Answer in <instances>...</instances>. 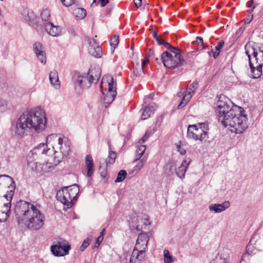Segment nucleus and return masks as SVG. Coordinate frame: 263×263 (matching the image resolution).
Masks as SVG:
<instances>
[{"label":"nucleus","instance_id":"nucleus-1","mask_svg":"<svg viewBox=\"0 0 263 263\" xmlns=\"http://www.w3.org/2000/svg\"><path fill=\"white\" fill-rule=\"evenodd\" d=\"M46 125L45 112L42 108L36 107L20 116L16 121L14 132L17 137L22 138L32 130L37 133L43 131Z\"/></svg>","mask_w":263,"mask_h":263},{"label":"nucleus","instance_id":"nucleus-2","mask_svg":"<svg viewBox=\"0 0 263 263\" xmlns=\"http://www.w3.org/2000/svg\"><path fill=\"white\" fill-rule=\"evenodd\" d=\"M63 139L59 137L57 148L59 151H55L54 147L52 148H48L47 145L45 143H41L32 149L28 155L27 162L28 167L33 171H39L41 168L42 163H47L50 161L46 159V157H52L54 163H59L64 159L65 157V151L62 147Z\"/></svg>","mask_w":263,"mask_h":263},{"label":"nucleus","instance_id":"nucleus-3","mask_svg":"<svg viewBox=\"0 0 263 263\" xmlns=\"http://www.w3.org/2000/svg\"><path fill=\"white\" fill-rule=\"evenodd\" d=\"M40 205L24 200L17 202L14 212L19 223H24L31 230L40 229L44 224L45 216L40 210Z\"/></svg>","mask_w":263,"mask_h":263},{"label":"nucleus","instance_id":"nucleus-4","mask_svg":"<svg viewBox=\"0 0 263 263\" xmlns=\"http://www.w3.org/2000/svg\"><path fill=\"white\" fill-rule=\"evenodd\" d=\"M76 93L79 95L84 89L89 88L92 83H97L101 77L99 68H91L86 76L81 75L77 71L71 73Z\"/></svg>","mask_w":263,"mask_h":263},{"label":"nucleus","instance_id":"nucleus-5","mask_svg":"<svg viewBox=\"0 0 263 263\" xmlns=\"http://www.w3.org/2000/svg\"><path fill=\"white\" fill-rule=\"evenodd\" d=\"M161 61L165 67L167 68H175L182 65L183 57L179 50H168L163 52L161 54Z\"/></svg>","mask_w":263,"mask_h":263},{"label":"nucleus","instance_id":"nucleus-6","mask_svg":"<svg viewBox=\"0 0 263 263\" xmlns=\"http://www.w3.org/2000/svg\"><path fill=\"white\" fill-rule=\"evenodd\" d=\"M232 102L224 95H220L215 107V111L218 121L221 123L225 119L227 118L228 115L232 110H235V108L232 107Z\"/></svg>","mask_w":263,"mask_h":263},{"label":"nucleus","instance_id":"nucleus-7","mask_svg":"<svg viewBox=\"0 0 263 263\" xmlns=\"http://www.w3.org/2000/svg\"><path fill=\"white\" fill-rule=\"evenodd\" d=\"M209 126L206 123H198L189 125L187 127V136L195 141H203L208 137Z\"/></svg>","mask_w":263,"mask_h":263},{"label":"nucleus","instance_id":"nucleus-8","mask_svg":"<svg viewBox=\"0 0 263 263\" xmlns=\"http://www.w3.org/2000/svg\"><path fill=\"white\" fill-rule=\"evenodd\" d=\"M13 195V191L2 197L0 199V222H5L9 216L11 209V201Z\"/></svg>","mask_w":263,"mask_h":263},{"label":"nucleus","instance_id":"nucleus-9","mask_svg":"<svg viewBox=\"0 0 263 263\" xmlns=\"http://www.w3.org/2000/svg\"><path fill=\"white\" fill-rule=\"evenodd\" d=\"M107 83V91L104 97L105 104H109L115 99L117 95L116 86L114 83L112 77H103L101 88H103L104 85Z\"/></svg>","mask_w":263,"mask_h":263},{"label":"nucleus","instance_id":"nucleus-10","mask_svg":"<svg viewBox=\"0 0 263 263\" xmlns=\"http://www.w3.org/2000/svg\"><path fill=\"white\" fill-rule=\"evenodd\" d=\"M235 120L238 121V123L231 122L232 127L230 128V130L235 134L242 133L248 127L247 115L243 112L242 115H239V118L235 119Z\"/></svg>","mask_w":263,"mask_h":263},{"label":"nucleus","instance_id":"nucleus-11","mask_svg":"<svg viewBox=\"0 0 263 263\" xmlns=\"http://www.w3.org/2000/svg\"><path fill=\"white\" fill-rule=\"evenodd\" d=\"M197 85L196 82H194L183 92H180L178 93L179 96H183L182 99L178 106V109L183 108L190 100L194 93V89L197 87Z\"/></svg>","mask_w":263,"mask_h":263},{"label":"nucleus","instance_id":"nucleus-12","mask_svg":"<svg viewBox=\"0 0 263 263\" xmlns=\"http://www.w3.org/2000/svg\"><path fill=\"white\" fill-rule=\"evenodd\" d=\"M246 53L248 55L249 60V65L251 69L252 77L253 79H257L260 77L262 74V67L258 64H254L251 59L250 51L247 49V46H245Z\"/></svg>","mask_w":263,"mask_h":263},{"label":"nucleus","instance_id":"nucleus-13","mask_svg":"<svg viewBox=\"0 0 263 263\" xmlns=\"http://www.w3.org/2000/svg\"><path fill=\"white\" fill-rule=\"evenodd\" d=\"M67 192L69 194V199H71L70 202L67 201V209H68L71 208L76 202L79 193V187L77 184L67 186Z\"/></svg>","mask_w":263,"mask_h":263},{"label":"nucleus","instance_id":"nucleus-14","mask_svg":"<svg viewBox=\"0 0 263 263\" xmlns=\"http://www.w3.org/2000/svg\"><path fill=\"white\" fill-rule=\"evenodd\" d=\"M244 111H241L239 109H235V110H232L228 115L227 118L225 119V120L222 123L225 127L229 126L230 128L232 127L231 122H234L235 123H238V121H236L235 119L239 118V115H242Z\"/></svg>","mask_w":263,"mask_h":263},{"label":"nucleus","instance_id":"nucleus-15","mask_svg":"<svg viewBox=\"0 0 263 263\" xmlns=\"http://www.w3.org/2000/svg\"><path fill=\"white\" fill-rule=\"evenodd\" d=\"M33 50L35 52L38 60L43 64L46 63V56L44 50L41 43L36 42H35L33 46Z\"/></svg>","mask_w":263,"mask_h":263},{"label":"nucleus","instance_id":"nucleus-16","mask_svg":"<svg viewBox=\"0 0 263 263\" xmlns=\"http://www.w3.org/2000/svg\"><path fill=\"white\" fill-rule=\"evenodd\" d=\"M149 240V237L146 233H140L137 239L135 245V249L136 250H142L145 252V249Z\"/></svg>","mask_w":263,"mask_h":263},{"label":"nucleus","instance_id":"nucleus-17","mask_svg":"<svg viewBox=\"0 0 263 263\" xmlns=\"http://www.w3.org/2000/svg\"><path fill=\"white\" fill-rule=\"evenodd\" d=\"M247 49L252 52L255 58V63L263 66V44L260 45L257 50L247 45Z\"/></svg>","mask_w":263,"mask_h":263},{"label":"nucleus","instance_id":"nucleus-18","mask_svg":"<svg viewBox=\"0 0 263 263\" xmlns=\"http://www.w3.org/2000/svg\"><path fill=\"white\" fill-rule=\"evenodd\" d=\"M51 251L55 256H63L66 254V243L64 242H58L52 245Z\"/></svg>","mask_w":263,"mask_h":263},{"label":"nucleus","instance_id":"nucleus-19","mask_svg":"<svg viewBox=\"0 0 263 263\" xmlns=\"http://www.w3.org/2000/svg\"><path fill=\"white\" fill-rule=\"evenodd\" d=\"M88 50L90 54L96 58H100L102 55L101 48L94 40L90 42Z\"/></svg>","mask_w":263,"mask_h":263},{"label":"nucleus","instance_id":"nucleus-20","mask_svg":"<svg viewBox=\"0 0 263 263\" xmlns=\"http://www.w3.org/2000/svg\"><path fill=\"white\" fill-rule=\"evenodd\" d=\"M191 162L190 159H184L181 165L176 169V174L181 179L184 178L185 174Z\"/></svg>","mask_w":263,"mask_h":263},{"label":"nucleus","instance_id":"nucleus-21","mask_svg":"<svg viewBox=\"0 0 263 263\" xmlns=\"http://www.w3.org/2000/svg\"><path fill=\"white\" fill-rule=\"evenodd\" d=\"M229 259V251L225 249H223L211 263H230Z\"/></svg>","mask_w":263,"mask_h":263},{"label":"nucleus","instance_id":"nucleus-22","mask_svg":"<svg viewBox=\"0 0 263 263\" xmlns=\"http://www.w3.org/2000/svg\"><path fill=\"white\" fill-rule=\"evenodd\" d=\"M85 163L87 171V176L91 177L95 172V164L93 160L90 155H87L85 158Z\"/></svg>","mask_w":263,"mask_h":263},{"label":"nucleus","instance_id":"nucleus-23","mask_svg":"<svg viewBox=\"0 0 263 263\" xmlns=\"http://www.w3.org/2000/svg\"><path fill=\"white\" fill-rule=\"evenodd\" d=\"M144 257V251L136 250L135 248L130 257L129 263H141Z\"/></svg>","mask_w":263,"mask_h":263},{"label":"nucleus","instance_id":"nucleus-24","mask_svg":"<svg viewBox=\"0 0 263 263\" xmlns=\"http://www.w3.org/2000/svg\"><path fill=\"white\" fill-rule=\"evenodd\" d=\"M157 108L156 104L154 103H151L147 106L143 108V112L141 115L142 120L148 119Z\"/></svg>","mask_w":263,"mask_h":263},{"label":"nucleus","instance_id":"nucleus-25","mask_svg":"<svg viewBox=\"0 0 263 263\" xmlns=\"http://www.w3.org/2000/svg\"><path fill=\"white\" fill-rule=\"evenodd\" d=\"M45 29L47 32L50 35L56 36L60 33V29L56 26H54L52 23H47L45 25Z\"/></svg>","mask_w":263,"mask_h":263},{"label":"nucleus","instance_id":"nucleus-26","mask_svg":"<svg viewBox=\"0 0 263 263\" xmlns=\"http://www.w3.org/2000/svg\"><path fill=\"white\" fill-rule=\"evenodd\" d=\"M230 205V202L226 201L221 204H213L211 205L210 206V210L211 211H214L215 213H220L228 208Z\"/></svg>","mask_w":263,"mask_h":263},{"label":"nucleus","instance_id":"nucleus-27","mask_svg":"<svg viewBox=\"0 0 263 263\" xmlns=\"http://www.w3.org/2000/svg\"><path fill=\"white\" fill-rule=\"evenodd\" d=\"M49 80L51 85L54 86L56 88L60 87V81L57 71L54 70L50 72L49 74Z\"/></svg>","mask_w":263,"mask_h":263},{"label":"nucleus","instance_id":"nucleus-28","mask_svg":"<svg viewBox=\"0 0 263 263\" xmlns=\"http://www.w3.org/2000/svg\"><path fill=\"white\" fill-rule=\"evenodd\" d=\"M66 187H63L58 191L56 195V198L57 200L63 204L64 210H65L66 206V197L64 193V189Z\"/></svg>","mask_w":263,"mask_h":263},{"label":"nucleus","instance_id":"nucleus-29","mask_svg":"<svg viewBox=\"0 0 263 263\" xmlns=\"http://www.w3.org/2000/svg\"><path fill=\"white\" fill-rule=\"evenodd\" d=\"M72 14L76 19L82 20L85 17L87 12L84 8H77L73 10Z\"/></svg>","mask_w":263,"mask_h":263},{"label":"nucleus","instance_id":"nucleus-30","mask_svg":"<svg viewBox=\"0 0 263 263\" xmlns=\"http://www.w3.org/2000/svg\"><path fill=\"white\" fill-rule=\"evenodd\" d=\"M224 45V42L223 41H220L217 44V45L215 47V51H214L213 50H211L210 51H209V54L211 55V53H213V57L214 59H216L219 55L221 49L223 48Z\"/></svg>","mask_w":263,"mask_h":263},{"label":"nucleus","instance_id":"nucleus-31","mask_svg":"<svg viewBox=\"0 0 263 263\" xmlns=\"http://www.w3.org/2000/svg\"><path fill=\"white\" fill-rule=\"evenodd\" d=\"M146 149V146L142 145V144H137V150H136V158L135 160H139L142 156L143 155Z\"/></svg>","mask_w":263,"mask_h":263},{"label":"nucleus","instance_id":"nucleus-32","mask_svg":"<svg viewBox=\"0 0 263 263\" xmlns=\"http://www.w3.org/2000/svg\"><path fill=\"white\" fill-rule=\"evenodd\" d=\"M36 16L34 12L32 11H28L27 14L25 16V20L29 25L34 23L36 20Z\"/></svg>","mask_w":263,"mask_h":263},{"label":"nucleus","instance_id":"nucleus-33","mask_svg":"<svg viewBox=\"0 0 263 263\" xmlns=\"http://www.w3.org/2000/svg\"><path fill=\"white\" fill-rule=\"evenodd\" d=\"M164 262V263H172L175 259L172 255H170V252L168 250L165 249L163 251Z\"/></svg>","mask_w":263,"mask_h":263},{"label":"nucleus","instance_id":"nucleus-34","mask_svg":"<svg viewBox=\"0 0 263 263\" xmlns=\"http://www.w3.org/2000/svg\"><path fill=\"white\" fill-rule=\"evenodd\" d=\"M50 11L47 8L44 9L41 12V17L43 21H47L50 17Z\"/></svg>","mask_w":263,"mask_h":263},{"label":"nucleus","instance_id":"nucleus-35","mask_svg":"<svg viewBox=\"0 0 263 263\" xmlns=\"http://www.w3.org/2000/svg\"><path fill=\"white\" fill-rule=\"evenodd\" d=\"M116 153L113 151H111L108 155V158L106 159V165L112 164L116 159Z\"/></svg>","mask_w":263,"mask_h":263},{"label":"nucleus","instance_id":"nucleus-36","mask_svg":"<svg viewBox=\"0 0 263 263\" xmlns=\"http://www.w3.org/2000/svg\"><path fill=\"white\" fill-rule=\"evenodd\" d=\"M92 238V236L87 237L83 242L82 245L80 247L81 251H84L85 249L89 245L90 242L91 241Z\"/></svg>","mask_w":263,"mask_h":263},{"label":"nucleus","instance_id":"nucleus-37","mask_svg":"<svg viewBox=\"0 0 263 263\" xmlns=\"http://www.w3.org/2000/svg\"><path fill=\"white\" fill-rule=\"evenodd\" d=\"M127 176V173L125 170H121L119 172L117 177L115 180L116 182L123 181Z\"/></svg>","mask_w":263,"mask_h":263},{"label":"nucleus","instance_id":"nucleus-38","mask_svg":"<svg viewBox=\"0 0 263 263\" xmlns=\"http://www.w3.org/2000/svg\"><path fill=\"white\" fill-rule=\"evenodd\" d=\"M119 42V36L117 35L113 36L110 40V45L114 49H115Z\"/></svg>","mask_w":263,"mask_h":263},{"label":"nucleus","instance_id":"nucleus-39","mask_svg":"<svg viewBox=\"0 0 263 263\" xmlns=\"http://www.w3.org/2000/svg\"><path fill=\"white\" fill-rule=\"evenodd\" d=\"M195 43H196L199 46H200L202 47V49H204L207 47L206 45L204 44L203 39L200 36H197L196 37V40Z\"/></svg>","mask_w":263,"mask_h":263},{"label":"nucleus","instance_id":"nucleus-40","mask_svg":"<svg viewBox=\"0 0 263 263\" xmlns=\"http://www.w3.org/2000/svg\"><path fill=\"white\" fill-rule=\"evenodd\" d=\"M147 161V158L144 157L142 158L139 162L136 165V167L137 170H141L145 164L146 162Z\"/></svg>","mask_w":263,"mask_h":263},{"label":"nucleus","instance_id":"nucleus-41","mask_svg":"<svg viewBox=\"0 0 263 263\" xmlns=\"http://www.w3.org/2000/svg\"><path fill=\"white\" fill-rule=\"evenodd\" d=\"M162 45H164V46L166 49H168L169 50L175 51V50H179L178 49H177V48H176L175 47H173L169 43L166 42L165 41H164V42H163Z\"/></svg>","mask_w":263,"mask_h":263},{"label":"nucleus","instance_id":"nucleus-42","mask_svg":"<svg viewBox=\"0 0 263 263\" xmlns=\"http://www.w3.org/2000/svg\"><path fill=\"white\" fill-rule=\"evenodd\" d=\"M96 3H100L101 7H104L108 3V0H93L92 5Z\"/></svg>","mask_w":263,"mask_h":263},{"label":"nucleus","instance_id":"nucleus-43","mask_svg":"<svg viewBox=\"0 0 263 263\" xmlns=\"http://www.w3.org/2000/svg\"><path fill=\"white\" fill-rule=\"evenodd\" d=\"M149 59L147 56H146L144 59L142 60L141 63V67L142 69H144V67L148 63Z\"/></svg>","mask_w":263,"mask_h":263},{"label":"nucleus","instance_id":"nucleus-44","mask_svg":"<svg viewBox=\"0 0 263 263\" xmlns=\"http://www.w3.org/2000/svg\"><path fill=\"white\" fill-rule=\"evenodd\" d=\"M103 240V238L102 237V236H99L97 238L96 242L95 243V247H98L101 243Z\"/></svg>","mask_w":263,"mask_h":263},{"label":"nucleus","instance_id":"nucleus-45","mask_svg":"<svg viewBox=\"0 0 263 263\" xmlns=\"http://www.w3.org/2000/svg\"><path fill=\"white\" fill-rule=\"evenodd\" d=\"M2 177H4V178H6V179H4V183H8V181L9 180H10L11 181H12V183L14 184V181H12V178L11 177H9V176H6V175H4V176H0V178H2Z\"/></svg>","mask_w":263,"mask_h":263},{"label":"nucleus","instance_id":"nucleus-46","mask_svg":"<svg viewBox=\"0 0 263 263\" xmlns=\"http://www.w3.org/2000/svg\"><path fill=\"white\" fill-rule=\"evenodd\" d=\"M148 136L146 133L144 135V136L139 140V141L138 142V144H142V143H144L145 141V140L148 138Z\"/></svg>","mask_w":263,"mask_h":263},{"label":"nucleus","instance_id":"nucleus-47","mask_svg":"<svg viewBox=\"0 0 263 263\" xmlns=\"http://www.w3.org/2000/svg\"><path fill=\"white\" fill-rule=\"evenodd\" d=\"M134 1V4H135V6L138 8H139L140 6H141V5H142V0H133Z\"/></svg>","mask_w":263,"mask_h":263},{"label":"nucleus","instance_id":"nucleus-48","mask_svg":"<svg viewBox=\"0 0 263 263\" xmlns=\"http://www.w3.org/2000/svg\"><path fill=\"white\" fill-rule=\"evenodd\" d=\"M7 101L5 100L0 98V107H5L7 106Z\"/></svg>","mask_w":263,"mask_h":263},{"label":"nucleus","instance_id":"nucleus-49","mask_svg":"<svg viewBox=\"0 0 263 263\" xmlns=\"http://www.w3.org/2000/svg\"><path fill=\"white\" fill-rule=\"evenodd\" d=\"M178 151L179 152V153L181 154V155H184L185 153H186V151L185 149H184L183 148H182L181 146H178Z\"/></svg>","mask_w":263,"mask_h":263},{"label":"nucleus","instance_id":"nucleus-50","mask_svg":"<svg viewBox=\"0 0 263 263\" xmlns=\"http://www.w3.org/2000/svg\"><path fill=\"white\" fill-rule=\"evenodd\" d=\"M76 3V0H67V7L74 4Z\"/></svg>","mask_w":263,"mask_h":263},{"label":"nucleus","instance_id":"nucleus-51","mask_svg":"<svg viewBox=\"0 0 263 263\" xmlns=\"http://www.w3.org/2000/svg\"><path fill=\"white\" fill-rule=\"evenodd\" d=\"M66 143H67V146H68L69 148V150H68V152L67 153V155H68L69 154V153L71 151V149L70 148V147L71 146V142L67 140Z\"/></svg>","mask_w":263,"mask_h":263},{"label":"nucleus","instance_id":"nucleus-52","mask_svg":"<svg viewBox=\"0 0 263 263\" xmlns=\"http://www.w3.org/2000/svg\"><path fill=\"white\" fill-rule=\"evenodd\" d=\"M156 41H157V42H158V44H159V45H162L163 42H164V41L162 39H161L160 36H159V37H158V40H156Z\"/></svg>","mask_w":263,"mask_h":263},{"label":"nucleus","instance_id":"nucleus-53","mask_svg":"<svg viewBox=\"0 0 263 263\" xmlns=\"http://www.w3.org/2000/svg\"><path fill=\"white\" fill-rule=\"evenodd\" d=\"M253 4V0H251L247 3V6L248 7H251Z\"/></svg>","mask_w":263,"mask_h":263},{"label":"nucleus","instance_id":"nucleus-54","mask_svg":"<svg viewBox=\"0 0 263 263\" xmlns=\"http://www.w3.org/2000/svg\"><path fill=\"white\" fill-rule=\"evenodd\" d=\"M105 233H106L105 229H103L102 230V231L101 232L100 235L99 236H102V237H103L104 238V236L105 234Z\"/></svg>","mask_w":263,"mask_h":263},{"label":"nucleus","instance_id":"nucleus-55","mask_svg":"<svg viewBox=\"0 0 263 263\" xmlns=\"http://www.w3.org/2000/svg\"><path fill=\"white\" fill-rule=\"evenodd\" d=\"M153 36L156 39V40H158V37H159V36L157 35V32H154L153 33Z\"/></svg>","mask_w":263,"mask_h":263},{"label":"nucleus","instance_id":"nucleus-56","mask_svg":"<svg viewBox=\"0 0 263 263\" xmlns=\"http://www.w3.org/2000/svg\"><path fill=\"white\" fill-rule=\"evenodd\" d=\"M249 257V254L246 253V254H245L242 255V257H241V260L242 261H243L245 260V259L246 258V257Z\"/></svg>","mask_w":263,"mask_h":263},{"label":"nucleus","instance_id":"nucleus-57","mask_svg":"<svg viewBox=\"0 0 263 263\" xmlns=\"http://www.w3.org/2000/svg\"><path fill=\"white\" fill-rule=\"evenodd\" d=\"M70 249V246L67 244V255L68 254V251Z\"/></svg>","mask_w":263,"mask_h":263},{"label":"nucleus","instance_id":"nucleus-58","mask_svg":"<svg viewBox=\"0 0 263 263\" xmlns=\"http://www.w3.org/2000/svg\"><path fill=\"white\" fill-rule=\"evenodd\" d=\"M60 1L63 4V5L66 6V4H65V0H60Z\"/></svg>","mask_w":263,"mask_h":263},{"label":"nucleus","instance_id":"nucleus-59","mask_svg":"<svg viewBox=\"0 0 263 263\" xmlns=\"http://www.w3.org/2000/svg\"><path fill=\"white\" fill-rule=\"evenodd\" d=\"M52 136H53V135H51L48 136V137L47 138V140H48L49 138H51Z\"/></svg>","mask_w":263,"mask_h":263},{"label":"nucleus","instance_id":"nucleus-60","mask_svg":"<svg viewBox=\"0 0 263 263\" xmlns=\"http://www.w3.org/2000/svg\"><path fill=\"white\" fill-rule=\"evenodd\" d=\"M10 185L11 186V188L14 190L15 189L14 186H12L11 184H10Z\"/></svg>","mask_w":263,"mask_h":263},{"label":"nucleus","instance_id":"nucleus-61","mask_svg":"<svg viewBox=\"0 0 263 263\" xmlns=\"http://www.w3.org/2000/svg\"><path fill=\"white\" fill-rule=\"evenodd\" d=\"M255 6L253 7L252 11H253V10L255 9Z\"/></svg>","mask_w":263,"mask_h":263},{"label":"nucleus","instance_id":"nucleus-62","mask_svg":"<svg viewBox=\"0 0 263 263\" xmlns=\"http://www.w3.org/2000/svg\"><path fill=\"white\" fill-rule=\"evenodd\" d=\"M85 263H89V262L87 260H85Z\"/></svg>","mask_w":263,"mask_h":263},{"label":"nucleus","instance_id":"nucleus-63","mask_svg":"<svg viewBox=\"0 0 263 263\" xmlns=\"http://www.w3.org/2000/svg\"><path fill=\"white\" fill-rule=\"evenodd\" d=\"M102 94L104 95V93L103 91H102Z\"/></svg>","mask_w":263,"mask_h":263},{"label":"nucleus","instance_id":"nucleus-64","mask_svg":"<svg viewBox=\"0 0 263 263\" xmlns=\"http://www.w3.org/2000/svg\"><path fill=\"white\" fill-rule=\"evenodd\" d=\"M2 199V197H0V199Z\"/></svg>","mask_w":263,"mask_h":263}]
</instances>
